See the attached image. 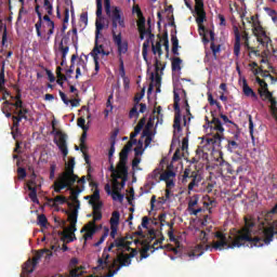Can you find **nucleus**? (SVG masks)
<instances>
[{
  "label": "nucleus",
  "instance_id": "2eb2a0df",
  "mask_svg": "<svg viewBox=\"0 0 277 277\" xmlns=\"http://www.w3.org/2000/svg\"><path fill=\"white\" fill-rule=\"evenodd\" d=\"M91 57H98V55H103V57H107L109 52L105 51V45L98 42V38L95 37L94 48L90 53Z\"/></svg>",
  "mask_w": 277,
  "mask_h": 277
},
{
  "label": "nucleus",
  "instance_id": "f8f14e48",
  "mask_svg": "<svg viewBox=\"0 0 277 277\" xmlns=\"http://www.w3.org/2000/svg\"><path fill=\"white\" fill-rule=\"evenodd\" d=\"M113 41L115 42L119 55H124L129 51V42L122 41V34H116V31L113 30Z\"/></svg>",
  "mask_w": 277,
  "mask_h": 277
},
{
  "label": "nucleus",
  "instance_id": "393cba45",
  "mask_svg": "<svg viewBox=\"0 0 277 277\" xmlns=\"http://www.w3.org/2000/svg\"><path fill=\"white\" fill-rule=\"evenodd\" d=\"M198 195H194L193 197H190L188 201V211L190 215H198V213H202V208L194 209V207L198 205Z\"/></svg>",
  "mask_w": 277,
  "mask_h": 277
},
{
  "label": "nucleus",
  "instance_id": "bb28decb",
  "mask_svg": "<svg viewBox=\"0 0 277 277\" xmlns=\"http://www.w3.org/2000/svg\"><path fill=\"white\" fill-rule=\"evenodd\" d=\"M148 38L144 41L143 43V50H142V55H143V58L145 60V62L148 60V47H150V42H155V34H150V35H147Z\"/></svg>",
  "mask_w": 277,
  "mask_h": 277
},
{
  "label": "nucleus",
  "instance_id": "9b49d317",
  "mask_svg": "<svg viewBox=\"0 0 277 277\" xmlns=\"http://www.w3.org/2000/svg\"><path fill=\"white\" fill-rule=\"evenodd\" d=\"M234 35H235L234 55L236 57H239V55H241V38L246 42V40H250V36L246 30L242 32V36H241V32H239V27L237 26H234Z\"/></svg>",
  "mask_w": 277,
  "mask_h": 277
},
{
  "label": "nucleus",
  "instance_id": "aec40b11",
  "mask_svg": "<svg viewBox=\"0 0 277 277\" xmlns=\"http://www.w3.org/2000/svg\"><path fill=\"white\" fill-rule=\"evenodd\" d=\"M260 98H262V101H268V103H271V111H273V114L277 116V100L276 97H274V93H272L271 91H266L264 95L261 94Z\"/></svg>",
  "mask_w": 277,
  "mask_h": 277
},
{
  "label": "nucleus",
  "instance_id": "a18cd8bd",
  "mask_svg": "<svg viewBox=\"0 0 277 277\" xmlns=\"http://www.w3.org/2000/svg\"><path fill=\"white\" fill-rule=\"evenodd\" d=\"M208 103H209V105H211V107H213V105H215V107L219 109V111H222V104H220V102H217V100L213 98V94H211L210 92L208 93Z\"/></svg>",
  "mask_w": 277,
  "mask_h": 277
},
{
  "label": "nucleus",
  "instance_id": "4d7b16f0",
  "mask_svg": "<svg viewBox=\"0 0 277 277\" xmlns=\"http://www.w3.org/2000/svg\"><path fill=\"white\" fill-rule=\"evenodd\" d=\"M260 75L264 79H269L272 81V83H276V81H277V79L274 76H272V74H269V71H267V70L260 69Z\"/></svg>",
  "mask_w": 277,
  "mask_h": 277
},
{
  "label": "nucleus",
  "instance_id": "e433bc0d",
  "mask_svg": "<svg viewBox=\"0 0 277 277\" xmlns=\"http://www.w3.org/2000/svg\"><path fill=\"white\" fill-rule=\"evenodd\" d=\"M205 155H207L205 153V150H202V148L198 147L196 149V156L190 158L188 161H189V163H198L200 161V158L205 157Z\"/></svg>",
  "mask_w": 277,
  "mask_h": 277
},
{
  "label": "nucleus",
  "instance_id": "ea45409f",
  "mask_svg": "<svg viewBox=\"0 0 277 277\" xmlns=\"http://www.w3.org/2000/svg\"><path fill=\"white\" fill-rule=\"evenodd\" d=\"M158 202V205H166L168 200L166 197H159L157 200V196L153 195L150 199V209H155V203Z\"/></svg>",
  "mask_w": 277,
  "mask_h": 277
},
{
  "label": "nucleus",
  "instance_id": "412c9836",
  "mask_svg": "<svg viewBox=\"0 0 277 277\" xmlns=\"http://www.w3.org/2000/svg\"><path fill=\"white\" fill-rule=\"evenodd\" d=\"M11 101H15L13 102L12 107H15V111H21V109H28L27 107H25V105L23 104V94L21 93V90H17L16 95H11Z\"/></svg>",
  "mask_w": 277,
  "mask_h": 277
},
{
  "label": "nucleus",
  "instance_id": "f704fd0d",
  "mask_svg": "<svg viewBox=\"0 0 277 277\" xmlns=\"http://www.w3.org/2000/svg\"><path fill=\"white\" fill-rule=\"evenodd\" d=\"M133 12L136 14L138 18L136 25H142V23H146V17H144V13H142V9H140V5L134 6Z\"/></svg>",
  "mask_w": 277,
  "mask_h": 277
},
{
  "label": "nucleus",
  "instance_id": "423d86ee",
  "mask_svg": "<svg viewBox=\"0 0 277 277\" xmlns=\"http://www.w3.org/2000/svg\"><path fill=\"white\" fill-rule=\"evenodd\" d=\"M70 34L74 47L77 49V44H79V35L77 34V27H72V29L67 31V34L62 38L58 43V51L60 53H64V55H68V52L70 51V48L68 47V42H70Z\"/></svg>",
  "mask_w": 277,
  "mask_h": 277
},
{
  "label": "nucleus",
  "instance_id": "f3484780",
  "mask_svg": "<svg viewBox=\"0 0 277 277\" xmlns=\"http://www.w3.org/2000/svg\"><path fill=\"white\" fill-rule=\"evenodd\" d=\"M160 66H161V61H159V58H156L155 60L156 74L151 72L150 79H151V81L156 82V88H158L157 92H161V90L159 89V88H161V76L159 75V70H161Z\"/></svg>",
  "mask_w": 277,
  "mask_h": 277
},
{
  "label": "nucleus",
  "instance_id": "39448f33",
  "mask_svg": "<svg viewBox=\"0 0 277 277\" xmlns=\"http://www.w3.org/2000/svg\"><path fill=\"white\" fill-rule=\"evenodd\" d=\"M131 263H132V260L129 256V253L120 252L119 254H117V258L109 265V272L104 277L116 276V274H118V272L121 271L122 267H129Z\"/></svg>",
  "mask_w": 277,
  "mask_h": 277
},
{
  "label": "nucleus",
  "instance_id": "3c124183",
  "mask_svg": "<svg viewBox=\"0 0 277 277\" xmlns=\"http://www.w3.org/2000/svg\"><path fill=\"white\" fill-rule=\"evenodd\" d=\"M120 224V212L114 211L110 217V226H117Z\"/></svg>",
  "mask_w": 277,
  "mask_h": 277
},
{
  "label": "nucleus",
  "instance_id": "c85d7f7f",
  "mask_svg": "<svg viewBox=\"0 0 277 277\" xmlns=\"http://www.w3.org/2000/svg\"><path fill=\"white\" fill-rule=\"evenodd\" d=\"M128 159H129V151L122 148L119 154V170H129V168L127 167Z\"/></svg>",
  "mask_w": 277,
  "mask_h": 277
},
{
  "label": "nucleus",
  "instance_id": "20e7f679",
  "mask_svg": "<svg viewBox=\"0 0 277 277\" xmlns=\"http://www.w3.org/2000/svg\"><path fill=\"white\" fill-rule=\"evenodd\" d=\"M35 12L39 18L38 22L35 24V29H36L38 38H42V21H44L45 25L49 29L47 40H51V36H53V34H55V22H53L51 19V16L49 14L42 16V12H40V4H37L35 6Z\"/></svg>",
  "mask_w": 277,
  "mask_h": 277
},
{
  "label": "nucleus",
  "instance_id": "864d4df0",
  "mask_svg": "<svg viewBox=\"0 0 277 277\" xmlns=\"http://www.w3.org/2000/svg\"><path fill=\"white\" fill-rule=\"evenodd\" d=\"M107 237H109V228L105 227L104 233H103L102 237L100 238V240L93 245L94 248H98V246L104 243L105 239H107Z\"/></svg>",
  "mask_w": 277,
  "mask_h": 277
},
{
  "label": "nucleus",
  "instance_id": "8fccbe9b",
  "mask_svg": "<svg viewBox=\"0 0 277 277\" xmlns=\"http://www.w3.org/2000/svg\"><path fill=\"white\" fill-rule=\"evenodd\" d=\"M103 29H105V24H103L98 19H96V22H95V38L103 37V35L101 34V31H103Z\"/></svg>",
  "mask_w": 277,
  "mask_h": 277
},
{
  "label": "nucleus",
  "instance_id": "a878e982",
  "mask_svg": "<svg viewBox=\"0 0 277 277\" xmlns=\"http://www.w3.org/2000/svg\"><path fill=\"white\" fill-rule=\"evenodd\" d=\"M76 230H77V223H70V226L65 229L67 234H64V239H68L67 243L77 241V236H75Z\"/></svg>",
  "mask_w": 277,
  "mask_h": 277
},
{
  "label": "nucleus",
  "instance_id": "4468645a",
  "mask_svg": "<svg viewBox=\"0 0 277 277\" xmlns=\"http://www.w3.org/2000/svg\"><path fill=\"white\" fill-rule=\"evenodd\" d=\"M195 13L197 14V25H202L207 21V12L205 11V0H195Z\"/></svg>",
  "mask_w": 277,
  "mask_h": 277
},
{
  "label": "nucleus",
  "instance_id": "e2e57ef3",
  "mask_svg": "<svg viewBox=\"0 0 277 277\" xmlns=\"http://www.w3.org/2000/svg\"><path fill=\"white\" fill-rule=\"evenodd\" d=\"M239 148V144L236 141H228L227 150L233 153Z\"/></svg>",
  "mask_w": 277,
  "mask_h": 277
},
{
  "label": "nucleus",
  "instance_id": "dca6fc26",
  "mask_svg": "<svg viewBox=\"0 0 277 277\" xmlns=\"http://www.w3.org/2000/svg\"><path fill=\"white\" fill-rule=\"evenodd\" d=\"M90 187H92L93 194L84 196V200H89V205H94L96 200H101V190L98 189V184L96 182H90Z\"/></svg>",
  "mask_w": 277,
  "mask_h": 277
},
{
  "label": "nucleus",
  "instance_id": "37998d69",
  "mask_svg": "<svg viewBox=\"0 0 277 277\" xmlns=\"http://www.w3.org/2000/svg\"><path fill=\"white\" fill-rule=\"evenodd\" d=\"M176 176V173L174 171H164L163 173L160 174V181L168 182Z\"/></svg>",
  "mask_w": 277,
  "mask_h": 277
},
{
  "label": "nucleus",
  "instance_id": "6e6d98bb",
  "mask_svg": "<svg viewBox=\"0 0 277 277\" xmlns=\"http://www.w3.org/2000/svg\"><path fill=\"white\" fill-rule=\"evenodd\" d=\"M43 8L49 16H53V4L51 3V1L43 0Z\"/></svg>",
  "mask_w": 277,
  "mask_h": 277
},
{
  "label": "nucleus",
  "instance_id": "c9c22d12",
  "mask_svg": "<svg viewBox=\"0 0 277 277\" xmlns=\"http://www.w3.org/2000/svg\"><path fill=\"white\" fill-rule=\"evenodd\" d=\"M171 42H172V53L173 55H180L179 54V38L174 32L171 34Z\"/></svg>",
  "mask_w": 277,
  "mask_h": 277
},
{
  "label": "nucleus",
  "instance_id": "9d476101",
  "mask_svg": "<svg viewBox=\"0 0 277 277\" xmlns=\"http://www.w3.org/2000/svg\"><path fill=\"white\" fill-rule=\"evenodd\" d=\"M52 133L55 135L54 144H56L63 157H68V143H67L68 134L60 130H56L55 127H53Z\"/></svg>",
  "mask_w": 277,
  "mask_h": 277
},
{
  "label": "nucleus",
  "instance_id": "6ab92c4d",
  "mask_svg": "<svg viewBox=\"0 0 277 277\" xmlns=\"http://www.w3.org/2000/svg\"><path fill=\"white\" fill-rule=\"evenodd\" d=\"M80 233H85L83 235L85 246V243H88V239H92V237H94V235L96 234V224H94V222H90L80 230Z\"/></svg>",
  "mask_w": 277,
  "mask_h": 277
},
{
  "label": "nucleus",
  "instance_id": "680f3d73",
  "mask_svg": "<svg viewBox=\"0 0 277 277\" xmlns=\"http://www.w3.org/2000/svg\"><path fill=\"white\" fill-rule=\"evenodd\" d=\"M48 223H49V220L47 219V215H44V214L38 215V224H39V226L44 228Z\"/></svg>",
  "mask_w": 277,
  "mask_h": 277
},
{
  "label": "nucleus",
  "instance_id": "a211bd4d",
  "mask_svg": "<svg viewBox=\"0 0 277 277\" xmlns=\"http://www.w3.org/2000/svg\"><path fill=\"white\" fill-rule=\"evenodd\" d=\"M5 62H2L1 72H0V92H3L2 97L0 101H9L8 96H10V93L8 90H5Z\"/></svg>",
  "mask_w": 277,
  "mask_h": 277
},
{
  "label": "nucleus",
  "instance_id": "79ce46f5",
  "mask_svg": "<svg viewBox=\"0 0 277 277\" xmlns=\"http://www.w3.org/2000/svg\"><path fill=\"white\" fill-rule=\"evenodd\" d=\"M142 246H144V248L141 250V261L150 256V254H148V251L150 250V243H146V241H143Z\"/></svg>",
  "mask_w": 277,
  "mask_h": 277
},
{
  "label": "nucleus",
  "instance_id": "603ef678",
  "mask_svg": "<svg viewBox=\"0 0 277 277\" xmlns=\"http://www.w3.org/2000/svg\"><path fill=\"white\" fill-rule=\"evenodd\" d=\"M163 239H166L163 237V235H161V238H159L158 240H156L153 246H150V250H153L151 252H155V250H164L166 247L164 246H159V243H163ZM159 246V247H157Z\"/></svg>",
  "mask_w": 277,
  "mask_h": 277
},
{
  "label": "nucleus",
  "instance_id": "5701e85b",
  "mask_svg": "<svg viewBox=\"0 0 277 277\" xmlns=\"http://www.w3.org/2000/svg\"><path fill=\"white\" fill-rule=\"evenodd\" d=\"M206 120L208 124H210V129H213V131H216L219 133H224V126H222V121L220 118L212 115V120L209 121V118L206 117Z\"/></svg>",
  "mask_w": 277,
  "mask_h": 277
},
{
  "label": "nucleus",
  "instance_id": "69168bd1",
  "mask_svg": "<svg viewBox=\"0 0 277 277\" xmlns=\"http://www.w3.org/2000/svg\"><path fill=\"white\" fill-rule=\"evenodd\" d=\"M91 207L93 211H101V209H103V201H101V199L95 200L93 203H91Z\"/></svg>",
  "mask_w": 277,
  "mask_h": 277
},
{
  "label": "nucleus",
  "instance_id": "ddd939ff",
  "mask_svg": "<svg viewBox=\"0 0 277 277\" xmlns=\"http://www.w3.org/2000/svg\"><path fill=\"white\" fill-rule=\"evenodd\" d=\"M13 114L11 129H21V122L28 120L27 114H29V109L14 110Z\"/></svg>",
  "mask_w": 277,
  "mask_h": 277
},
{
  "label": "nucleus",
  "instance_id": "1a4fd4ad",
  "mask_svg": "<svg viewBox=\"0 0 277 277\" xmlns=\"http://www.w3.org/2000/svg\"><path fill=\"white\" fill-rule=\"evenodd\" d=\"M187 179L192 180L188 184V192H193L194 187H198V185H200V181H202V176L198 174V170L195 169V171H192L190 167H187L182 175V183L184 185L187 183Z\"/></svg>",
  "mask_w": 277,
  "mask_h": 277
},
{
  "label": "nucleus",
  "instance_id": "4be33fe9",
  "mask_svg": "<svg viewBox=\"0 0 277 277\" xmlns=\"http://www.w3.org/2000/svg\"><path fill=\"white\" fill-rule=\"evenodd\" d=\"M242 92L248 98H252V101H259V95L252 88H250L248 80L246 79L242 80Z\"/></svg>",
  "mask_w": 277,
  "mask_h": 277
},
{
  "label": "nucleus",
  "instance_id": "09e8293b",
  "mask_svg": "<svg viewBox=\"0 0 277 277\" xmlns=\"http://www.w3.org/2000/svg\"><path fill=\"white\" fill-rule=\"evenodd\" d=\"M243 47L247 49V51H249V55H255L258 57V55H260V52L258 50H255L253 47H250V39H247L243 42Z\"/></svg>",
  "mask_w": 277,
  "mask_h": 277
},
{
  "label": "nucleus",
  "instance_id": "6e6552de",
  "mask_svg": "<svg viewBox=\"0 0 277 277\" xmlns=\"http://www.w3.org/2000/svg\"><path fill=\"white\" fill-rule=\"evenodd\" d=\"M104 8L106 14L111 18V22H118L119 27L124 28V17H122V10L118 6H113L111 11V0H104Z\"/></svg>",
  "mask_w": 277,
  "mask_h": 277
},
{
  "label": "nucleus",
  "instance_id": "de8ad7c7",
  "mask_svg": "<svg viewBox=\"0 0 277 277\" xmlns=\"http://www.w3.org/2000/svg\"><path fill=\"white\" fill-rule=\"evenodd\" d=\"M181 64H183V61L180 57L172 58L171 68L173 72H176V70H181Z\"/></svg>",
  "mask_w": 277,
  "mask_h": 277
},
{
  "label": "nucleus",
  "instance_id": "a19ab883",
  "mask_svg": "<svg viewBox=\"0 0 277 277\" xmlns=\"http://www.w3.org/2000/svg\"><path fill=\"white\" fill-rule=\"evenodd\" d=\"M109 172H111V177H116V179H120L122 172L120 171V162H118L117 164V169L114 168V163L111 162L110 163V167H109Z\"/></svg>",
  "mask_w": 277,
  "mask_h": 277
},
{
  "label": "nucleus",
  "instance_id": "c756f323",
  "mask_svg": "<svg viewBox=\"0 0 277 277\" xmlns=\"http://www.w3.org/2000/svg\"><path fill=\"white\" fill-rule=\"evenodd\" d=\"M202 254H205V250L202 249V245H199L194 250L185 253V256H188L189 261H194V259H198Z\"/></svg>",
  "mask_w": 277,
  "mask_h": 277
},
{
  "label": "nucleus",
  "instance_id": "2f4dec72",
  "mask_svg": "<svg viewBox=\"0 0 277 277\" xmlns=\"http://www.w3.org/2000/svg\"><path fill=\"white\" fill-rule=\"evenodd\" d=\"M28 192H30L28 194V197L30 198L31 202L38 205L40 202V200H38V188L34 186H28Z\"/></svg>",
  "mask_w": 277,
  "mask_h": 277
},
{
  "label": "nucleus",
  "instance_id": "c03bdc74",
  "mask_svg": "<svg viewBox=\"0 0 277 277\" xmlns=\"http://www.w3.org/2000/svg\"><path fill=\"white\" fill-rule=\"evenodd\" d=\"M50 202H53V207H57V205H66L68 202V199L66 197L58 195L54 199H50Z\"/></svg>",
  "mask_w": 277,
  "mask_h": 277
},
{
  "label": "nucleus",
  "instance_id": "7ed1b4c3",
  "mask_svg": "<svg viewBox=\"0 0 277 277\" xmlns=\"http://www.w3.org/2000/svg\"><path fill=\"white\" fill-rule=\"evenodd\" d=\"M78 180L79 175L75 174V172L65 170L54 182V192L61 194L62 189H72V185H75Z\"/></svg>",
  "mask_w": 277,
  "mask_h": 277
},
{
  "label": "nucleus",
  "instance_id": "13d9d810",
  "mask_svg": "<svg viewBox=\"0 0 277 277\" xmlns=\"http://www.w3.org/2000/svg\"><path fill=\"white\" fill-rule=\"evenodd\" d=\"M65 171L75 172V158H70L67 163H65Z\"/></svg>",
  "mask_w": 277,
  "mask_h": 277
},
{
  "label": "nucleus",
  "instance_id": "7c9ffc66",
  "mask_svg": "<svg viewBox=\"0 0 277 277\" xmlns=\"http://www.w3.org/2000/svg\"><path fill=\"white\" fill-rule=\"evenodd\" d=\"M255 81L260 85V89L258 90L260 97H261V94L265 95V94H267V92H269V89L267 87V82H265V80L256 77Z\"/></svg>",
  "mask_w": 277,
  "mask_h": 277
},
{
  "label": "nucleus",
  "instance_id": "052dcab7",
  "mask_svg": "<svg viewBox=\"0 0 277 277\" xmlns=\"http://www.w3.org/2000/svg\"><path fill=\"white\" fill-rule=\"evenodd\" d=\"M126 242H127V239L121 237V238L115 239L111 243L115 248H121L122 249V247L124 246Z\"/></svg>",
  "mask_w": 277,
  "mask_h": 277
},
{
  "label": "nucleus",
  "instance_id": "338daca9",
  "mask_svg": "<svg viewBox=\"0 0 277 277\" xmlns=\"http://www.w3.org/2000/svg\"><path fill=\"white\" fill-rule=\"evenodd\" d=\"M77 124L80 127V129H82V131H88L90 129L88 126H85V118L83 117L78 118Z\"/></svg>",
  "mask_w": 277,
  "mask_h": 277
},
{
  "label": "nucleus",
  "instance_id": "bf43d9fd",
  "mask_svg": "<svg viewBox=\"0 0 277 277\" xmlns=\"http://www.w3.org/2000/svg\"><path fill=\"white\" fill-rule=\"evenodd\" d=\"M111 198L113 200H118L119 202H122V200H124V195L120 194V190H113Z\"/></svg>",
  "mask_w": 277,
  "mask_h": 277
},
{
  "label": "nucleus",
  "instance_id": "f03ea898",
  "mask_svg": "<svg viewBox=\"0 0 277 277\" xmlns=\"http://www.w3.org/2000/svg\"><path fill=\"white\" fill-rule=\"evenodd\" d=\"M247 23L252 27V34L255 36L258 42L262 44V47H267L272 39L265 32V28L261 25V21H259V16L252 15L251 17L246 18Z\"/></svg>",
  "mask_w": 277,
  "mask_h": 277
},
{
  "label": "nucleus",
  "instance_id": "72a5a7b5",
  "mask_svg": "<svg viewBox=\"0 0 277 277\" xmlns=\"http://www.w3.org/2000/svg\"><path fill=\"white\" fill-rule=\"evenodd\" d=\"M70 21V10L67 8L64 11V19H63V26H62V34H66V29H68V25H66Z\"/></svg>",
  "mask_w": 277,
  "mask_h": 277
},
{
  "label": "nucleus",
  "instance_id": "0eeeda50",
  "mask_svg": "<svg viewBox=\"0 0 277 277\" xmlns=\"http://www.w3.org/2000/svg\"><path fill=\"white\" fill-rule=\"evenodd\" d=\"M173 108H174V119H173V129L174 131H177V133H181L183 131V127H181V122L183 120V117L181 115V95H179V92L176 90L173 91Z\"/></svg>",
  "mask_w": 277,
  "mask_h": 277
},
{
  "label": "nucleus",
  "instance_id": "f257e3e1",
  "mask_svg": "<svg viewBox=\"0 0 277 277\" xmlns=\"http://www.w3.org/2000/svg\"><path fill=\"white\" fill-rule=\"evenodd\" d=\"M45 254V261H51V256H53V251L49 249H41L36 252L35 256L31 259H28L26 263H24L22 267V274L21 277L29 276V274H34L36 267H38V263H40V260Z\"/></svg>",
  "mask_w": 277,
  "mask_h": 277
},
{
  "label": "nucleus",
  "instance_id": "cd10ccee",
  "mask_svg": "<svg viewBox=\"0 0 277 277\" xmlns=\"http://www.w3.org/2000/svg\"><path fill=\"white\" fill-rule=\"evenodd\" d=\"M161 181V172L159 169H155L148 176H147V185H155L156 183H160Z\"/></svg>",
  "mask_w": 277,
  "mask_h": 277
},
{
  "label": "nucleus",
  "instance_id": "4c0bfd02",
  "mask_svg": "<svg viewBox=\"0 0 277 277\" xmlns=\"http://www.w3.org/2000/svg\"><path fill=\"white\" fill-rule=\"evenodd\" d=\"M151 51L154 55L158 54V57H161L163 55V50H161V41L151 42Z\"/></svg>",
  "mask_w": 277,
  "mask_h": 277
},
{
  "label": "nucleus",
  "instance_id": "774afa93",
  "mask_svg": "<svg viewBox=\"0 0 277 277\" xmlns=\"http://www.w3.org/2000/svg\"><path fill=\"white\" fill-rule=\"evenodd\" d=\"M264 10L268 14V16H271L273 18L274 23H276V19H277L276 10L271 9V8H264Z\"/></svg>",
  "mask_w": 277,
  "mask_h": 277
},
{
  "label": "nucleus",
  "instance_id": "b1692460",
  "mask_svg": "<svg viewBox=\"0 0 277 277\" xmlns=\"http://www.w3.org/2000/svg\"><path fill=\"white\" fill-rule=\"evenodd\" d=\"M97 269H108L109 272V253H107V250L103 251L102 258L97 260Z\"/></svg>",
  "mask_w": 277,
  "mask_h": 277
},
{
  "label": "nucleus",
  "instance_id": "5fc2aeb1",
  "mask_svg": "<svg viewBox=\"0 0 277 277\" xmlns=\"http://www.w3.org/2000/svg\"><path fill=\"white\" fill-rule=\"evenodd\" d=\"M210 49L212 51L214 60H217V53H220V51H222V45H220V44L215 45V42H211Z\"/></svg>",
  "mask_w": 277,
  "mask_h": 277
},
{
  "label": "nucleus",
  "instance_id": "0e129e2a",
  "mask_svg": "<svg viewBox=\"0 0 277 277\" xmlns=\"http://www.w3.org/2000/svg\"><path fill=\"white\" fill-rule=\"evenodd\" d=\"M129 118H140V111H137V104H134V106L131 108L129 113Z\"/></svg>",
  "mask_w": 277,
  "mask_h": 277
},
{
  "label": "nucleus",
  "instance_id": "473e14b6",
  "mask_svg": "<svg viewBox=\"0 0 277 277\" xmlns=\"http://www.w3.org/2000/svg\"><path fill=\"white\" fill-rule=\"evenodd\" d=\"M12 105H14V102H12V101H4V102L2 103V106H1V111H2V113L12 111V113H13V116H14V111H15L16 107H14V106H12Z\"/></svg>",
  "mask_w": 277,
  "mask_h": 277
},
{
  "label": "nucleus",
  "instance_id": "58836bf2",
  "mask_svg": "<svg viewBox=\"0 0 277 277\" xmlns=\"http://www.w3.org/2000/svg\"><path fill=\"white\" fill-rule=\"evenodd\" d=\"M120 176L119 179H121V183L119 185H121V189L124 188V186L127 185V181H129V169H120Z\"/></svg>",
  "mask_w": 277,
  "mask_h": 277
},
{
  "label": "nucleus",
  "instance_id": "49530a36",
  "mask_svg": "<svg viewBox=\"0 0 277 277\" xmlns=\"http://www.w3.org/2000/svg\"><path fill=\"white\" fill-rule=\"evenodd\" d=\"M223 133L216 132L212 137L208 140V144H222Z\"/></svg>",
  "mask_w": 277,
  "mask_h": 277
}]
</instances>
